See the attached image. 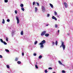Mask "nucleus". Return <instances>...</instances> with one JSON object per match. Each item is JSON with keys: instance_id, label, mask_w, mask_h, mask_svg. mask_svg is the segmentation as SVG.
Listing matches in <instances>:
<instances>
[{"instance_id": "nucleus-1", "label": "nucleus", "mask_w": 73, "mask_h": 73, "mask_svg": "<svg viewBox=\"0 0 73 73\" xmlns=\"http://www.w3.org/2000/svg\"><path fill=\"white\" fill-rule=\"evenodd\" d=\"M45 44V40H43L41 42L39 43L40 48H44V45L43 44Z\"/></svg>"}, {"instance_id": "nucleus-2", "label": "nucleus", "mask_w": 73, "mask_h": 73, "mask_svg": "<svg viewBox=\"0 0 73 73\" xmlns=\"http://www.w3.org/2000/svg\"><path fill=\"white\" fill-rule=\"evenodd\" d=\"M62 46V47L63 50H65V45L64 44V42H62L61 45L60 46V48H61Z\"/></svg>"}, {"instance_id": "nucleus-3", "label": "nucleus", "mask_w": 73, "mask_h": 73, "mask_svg": "<svg viewBox=\"0 0 73 73\" xmlns=\"http://www.w3.org/2000/svg\"><path fill=\"white\" fill-rule=\"evenodd\" d=\"M16 19L17 21V24H19L20 22V21H19V18L17 17H16Z\"/></svg>"}, {"instance_id": "nucleus-4", "label": "nucleus", "mask_w": 73, "mask_h": 73, "mask_svg": "<svg viewBox=\"0 0 73 73\" xmlns=\"http://www.w3.org/2000/svg\"><path fill=\"white\" fill-rule=\"evenodd\" d=\"M42 10V11L43 12L45 10V7L43 6H41Z\"/></svg>"}, {"instance_id": "nucleus-5", "label": "nucleus", "mask_w": 73, "mask_h": 73, "mask_svg": "<svg viewBox=\"0 0 73 73\" xmlns=\"http://www.w3.org/2000/svg\"><path fill=\"white\" fill-rule=\"evenodd\" d=\"M45 33H46V31H43L41 34V36H44Z\"/></svg>"}, {"instance_id": "nucleus-6", "label": "nucleus", "mask_w": 73, "mask_h": 73, "mask_svg": "<svg viewBox=\"0 0 73 73\" xmlns=\"http://www.w3.org/2000/svg\"><path fill=\"white\" fill-rule=\"evenodd\" d=\"M64 4L65 6V8H67V6H68V4L66 2L64 3Z\"/></svg>"}, {"instance_id": "nucleus-7", "label": "nucleus", "mask_w": 73, "mask_h": 73, "mask_svg": "<svg viewBox=\"0 0 73 73\" xmlns=\"http://www.w3.org/2000/svg\"><path fill=\"white\" fill-rule=\"evenodd\" d=\"M52 19H54L56 21H57V18L54 16H53L52 17Z\"/></svg>"}, {"instance_id": "nucleus-8", "label": "nucleus", "mask_w": 73, "mask_h": 73, "mask_svg": "<svg viewBox=\"0 0 73 73\" xmlns=\"http://www.w3.org/2000/svg\"><path fill=\"white\" fill-rule=\"evenodd\" d=\"M45 36H46V37H48L49 36V34H46L45 35Z\"/></svg>"}, {"instance_id": "nucleus-9", "label": "nucleus", "mask_w": 73, "mask_h": 73, "mask_svg": "<svg viewBox=\"0 0 73 73\" xmlns=\"http://www.w3.org/2000/svg\"><path fill=\"white\" fill-rule=\"evenodd\" d=\"M24 34V32H23V31H22L21 32V35H23Z\"/></svg>"}, {"instance_id": "nucleus-10", "label": "nucleus", "mask_w": 73, "mask_h": 73, "mask_svg": "<svg viewBox=\"0 0 73 73\" xmlns=\"http://www.w3.org/2000/svg\"><path fill=\"white\" fill-rule=\"evenodd\" d=\"M50 6L51 7V8H53V5L51 3H50Z\"/></svg>"}, {"instance_id": "nucleus-11", "label": "nucleus", "mask_w": 73, "mask_h": 73, "mask_svg": "<svg viewBox=\"0 0 73 73\" xmlns=\"http://www.w3.org/2000/svg\"><path fill=\"white\" fill-rule=\"evenodd\" d=\"M35 11L36 13V12H37V7H35Z\"/></svg>"}, {"instance_id": "nucleus-12", "label": "nucleus", "mask_w": 73, "mask_h": 73, "mask_svg": "<svg viewBox=\"0 0 73 73\" xmlns=\"http://www.w3.org/2000/svg\"><path fill=\"white\" fill-rule=\"evenodd\" d=\"M20 6L21 7L23 8V7H24V5H23V4H21L20 5Z\"/></svg>"}, {"instance_id": "nucleus-13", "label": "nucleus", "mask_w": 73, "mask_h": 73, "mask_svg": "<svg viewBox=\"0 0 73 73\" xmlns=\"http://www.w3.org/2000/svg\"><path fill=\"white\" fill-rule=\"evenodd\" d=\"M3 21L2 22V24H4L5 23V21L4 19H3Z\"/></svg>"}, {"instance_id": "nucleus-14", "label": "nucleus", "mask_w": 73, "mask_h": 73, "mask_svg": "<svg viewBox=\"0 0 73 73\" xmlns=\"http://www.w3.org/2000/svg\"><path fill=\"white\" fill-rule=\"evenodd\" d=\"M3 43L5 44V45H7V43L5 42L4 41L3 42Z\"/></svg>"}, {"instance_id": "nucleus-15", "label": "nucleus", "mask_w": 73, "mask_h": 73, "mask_svg": "<svg viewBox=\"0 0 73 73\" xmlns=\"http://www.w3.org/2000/svg\"><path fill=\"white\" fill-rule=\"evenodd\" d=\"M17 63L18 64H21V62L18 61L17 62Z\"/></svg>"}, {"instance_id": "nucleus-16", "label": "nucleus", "mask_w": 73, "mask_h": 73, "mask_svg": "<svg viewBox=\"0 0 73 73\" xmlns=\"http://www.w3.org/2000/svg\"><path fill=\"white\" fill-rule=\"evenodd\" d=\"M58 27V25L57 24H55V28H57Z\"/></svg>"}, {"instance_id": "nucleus-17", "label": "nucleus", "mask_w": 73, "mask_h": 73, "mask_svg": "<svg viewBox=\"0 0 73 73\" xmlns=\"http://www.w3.org/2000/svg\"><path fill=\"white\" fill-rule=\"evenodd\" d=\"M58 62L60 64V65H62V63H61V61H59Z\"/></svg>"}, {"instance_id": "nucleus-18", "label": "nucleus", "mask_w": 73, "mask_h": 73, "mask_svg": "<svg viewBox=\"0 0 73 73\" xmlns=\"http://www.w3.org/2000/svg\"><path fill=\"white\" fill-rule=\"evenodd\" d=\"M55 44L56 45H57V44H58V42H57V40L56 41Z\"/></svg>"}, {"instance_id": "nucleus-19", "label": "nucleus", "mask_w": 73, "mask_h": 73, "mask_svg": "<svg viewBox=\"0 0 73 73\" xmlns=\"http://www.w3.org/2000/svg\"><path fill=\"white\" fill-rule=\"evenodd\" d=\"M17 60H18V58H16L15 59V61H17Z\"/></svg>"}, {"instance_id": "nucleus-20", "label": "nucleus", "mask_w": 73, "mask_h": 73, "mask_svg": "<svg viewBox=\"0 0 73 73\" xmlns=\"http://www.w3.org/2000/svg\"><path fill=\"white\" fill-rule=\"evenodd\" d=\"M5 50H6V52H9V50H8L7 49H6Z\"/></svg>"}, {"instance_id": "nucleus-21", "label": "nucleus", "mask_w": 73, "mask_h": 73, "mask_svg": "<svg viewBox=\"0 0 73 73\" xmlns=\"http://www.w3.org/2000/svg\"><path fill=\"white\" fill-rule=\"evenodd\" d=\"M42 56L41 55H40L39 56V58H42Z\"/></svg>"}, {"instance_id": "nucleus-22", "label": "nucleus", "mask_w": 73, "mask_h": 73, "mask_svg": "<svg viewBox=\"0 0 73 73\" xmlns=\"http://www.w3.org/2000/svg\"><path fill=\"white\" fill-rule=\"evenodd\" d=\"M21 9L22 10V11H24V8H21Z\"/></svg>"}, {"instance_id": "nucleus-23", "label": "nucleus", "mask_w": 73, "mask_h": 73, "mask_svg": "<svg viewBox=\"0 0 73 73\" xmlns=\"http://www.w3.org/2000/svg\"><path fill=\"white\" fill-rule=\"evenodd\" d=\"M0 40H1V42H2V43H3V42L4 41H3V39H1Z\"/></svg>"}, {"instance_id": "nucleus-24", "label": "nucleus", "mask_w": 73, "mask_h": 73, "mask_svg": "<svg viewBox=\"0 0 73 73\" xmlns=\"http://www.w3.org/2000/svg\"><path fill=\"white\" fill-rule=\"evenodd\" d=\"M54 13L55 15H57V13L56 11L54 12Z\"/></svg>"}, {"instance_id": "nucleus-25", "label": "nucleus", "mask_w": 73, "mask_h": 73, "mask_svg": "<svg viewBox=\"0 0 73 73\" xmlns=\"http://www.w3.org/2000/svg\"><path fill=\"white\" fill-rule=\"evenodd\" d=\"M7 68H8V69H9V65H7Z\"/></svg>"}, {"instance_id": "nucleus-26", "label": "nucleus", "mask_w": 73, "mask_h": 73, "mask_svg": "<svg viewBox=\"0 0 73 73\" xmlns=\"http://www.w3.org/2000/svg\"><path fill=\"white\" fill-rule=\"evenodd\" d=\"M35 68H36V69H38V66H37L36 65H35Z\"/></svg>"}, {"instance_id": "nucleus-27", "label": "nucleus", "mask_w": 73, "mask_h": 73, "mask_svg": "<svg viewBox=\"0 0 73 73\" xmlns=\"http://www.w3.org/2000/svg\"><path fill=\"white\" fill-rule=\"evenodd\" d=\"M4 1L5 3H8V0H5Z\"/></svg>"}, {"instance_id": "nucleus-28", "label": "nucleus", "mask_w": 73, "mask_h": 73, "mask_svg": "<svg viewBox=\"0 0 73 73\" xmlns=\"http://www.w3.org/2000/svg\"><path fill=\"white\" fill-rule=\"evenodd\" d=\"M36 4L37 5V6H39V3L38 2H36Z\"/></svg>"}, {"instance_id": "nucleus-29", "label": "nucleus", "mask_w": 73, "mask_h": 73, "mask_svg": "<svg viewBox=\"0 0 73 73\" xmlns=\"http://www.w3.org/2000/svg\"><path fill=\"white\" fill-rule=\"evenodd\" d=\"M15 13L16 14H17V10H15Z\"/></svg>"}, {"instance_id": "nucleus-30", "label": "nucleus", "mask_w": 73, "mask_h": 73, "mask_svg": "<svg viewBox=\"0 0 73 73\" xmlns=\"http://www.w3.org/2000/svg\"><path fill=\"white\" fill-rule=\"evenodd\" d=\"M45 73H48V71H47V70H44Z\"/></svg>"}, {"instance_id": "nucleus-31", "label": "nucleus", "mask_w": 73, "mask_h": 73, "mask_svg": "<svg viewBox=\"0 0 73 73\" xmlns=\"http://www.w3.org/2000/svg\"><path fill=\"white\" fill-rule=\"evenodd\" d=\"M7 22H9V21H10V20H9V19H7Z\"/></svg>"}, {"instance_id": "nucleus-32", "label": "nucleus", "mask_w": 73, "mask_h": 73, "mask_svg": "<svg viewBox=\"0 0 73 73\" xmlns=\"http://www.w3.org/2000/svg\"><path fill=\"white\" fill-rule=\"evenodd\" d=\"M37 43V41H36L35 42V45H36V44Z\"/></svg>"}, {"instance_id": "nucleus-33", "label": "nucleus", "mask_w": 73, "mask_h": 73, "mask_svg": "<svg viewBox=\"0 0 73 73\" xmlns=\"http://www.w3.org/2000/svg\"><path fill=\"white\" fill-rule=\"evenodd\" d=\"M62 72L63 73H65V71L64 70L62 71Z\"/></svg>"}, {"instance_id": "nucleus-34", "label": "nucleus", "mask_w": 73, "mask_h": 73, "mask_svg": "<svg viewBox=\"0 0 73 73\" xmlns=\"http://www.w3.org/2000/svg\"><path fill=\"white\" fill-rule=\"evenodd\" d=\"M35 2H34L33 3V5H35Z\"/></svg>"}, {"instance_id": "nucleus-35", "label": "nucleus", "mask_w": 73, "mask_h": 73, "mask_svg": "<svg viewBox=\"0 0 73 73\" xmlns=\"http://www.w3.org/2000/svg\"><path fill=\"white\" fill-rule=\"evenodd\" d=\"M6 40L7 41H8V38L7 37H6Z\"/></svg>"}, {"instance_id": "nucleus-36", "label": "nucleus", "mask_w": 73, "mask_h": 73, "mask_svg": "<svg viewBox=\"0 0 73 73\" xmlns=\"http://www.w3.org/2000/svg\"><path fill=\"white\" fill-rule=\"evenodd\" d=\"M48 69H49V70H50V69H52V68L51 67H49L48 68Z\"/></svg>"}, {"instance_id": "nucleus-37", "label": "nucleus", "mask_w": 73, "mask_h": 73, "mask_svg": "<svg viewBox=\"0 0 73 73\" xmlns=\"http://www.w3.org/2000/svg\"><path fill=\"white\" fill-rule=\"evenodd\" d=\"M33 55L34 56H36V54L34 53L33 54Z\"/></svg>"}, {"instance_id": "nucleus-38", "label": "nucleus", "mask_w": 73, "mask_h": 73, "mask_svg": "<svg viewBox=\"0 0 73 73\" xmlns=\"http://www.w3.org/2000/svg\"><path fill=\"white\" fill-rule=\"evenodd\" d=\"M0 58H3V56L1 55H0Z\"/></svg>"}, {"instance_id": "nucleus-39", "label": "nucleus", "mask_w": 73, "mask_h": 73, "mask_svg": "<svg viewBox=\"0 0 73 73\" xmlns=\"http://www.w3.org/2000/svg\"><path fill=\"white\" fill-rule=\"evenodd\" d=\"M49 15V14H47V17H49V15Z\"/></svg>"}, {"instance_id": "nucleus-40", "label": "nucleus", "mask_w": 73, "mask_h": 73, "mask_svg": "<svg viewBox=\"0 0 73 73\" xmlns=\"http://www.w3.org/2000/svg\"><path fill=\"white\" fill-rule=\"evenodd\" d=\"M22 56H24V52H23L22 53Z\"/></svg>"}, {"instance_id": "nucleus-41", "label": "nucleus", "mask_w": 73, "mask_h": 73, "mask_svg": "<svg viewBox=\"0 0 73 73\" xmlns=\"http://www.w3.org/2000/svg\"><path fill=\"white\" fill-rule=\"evenodd\" d=\"M58 33H59V32H60V30H58Z\"/></svg>"}, {"instance_id": "nucleus-42", "label": "nucleus", "mask_w": 73, "mask_h": 73, "mask_svg": "<svg viewBox=\"0 0 73 73\" xmlns=\"http://www.w3.org/2000/svg\"><path fill=\"white\" fill-rule=\"evenodd\" d=\"M14 32H15V31H12L13 33H14Z\"/></svg>"}, {"instance_id": "nucleus-43", "label": "nucleus", "mask_w": 73, "mask_h": 73, "mask_svg": "<svg viewBox=\"0 0 73 73\" xmlns=\"http://www.w3.org/2000/svg\"><path fill=\"white\" fill-rule=\"evenodd\" d=\"M71 5H73V3H71Z\"/></svg>"}, {"instance_id": "nucleus-44", "label": "nucleus", "mask_w": 73, "mask_h": 73, "mask_svg": "<svg viewBox=\"0 0 73 73\" xmlns=\"http://www.w3.org/2000/svg\"><path fill=\"white\" fill-rule=\"evenodd\" d=\"M48 25H46V27H47V26H48Z\"/></svg>"}, {"instance_id": "nucleus-45", "label": "nucleus", "mask_w": 73, "mask_h": 73, "mask_svg": "<svg viewBox=\"0 0 73 73\" xmlns=\"http://www.w3.org/2000/svg\"><path fill=\"white\" fill-rule=\"evenodd\" d=\"M53 45H54V44H55V43H54V42H53Z\"/></svg>"}, {"instance_id": "nucleus-46", "label": "nucleus", "mask_w": 73, "mask_h": 73, "mask_svg": "<svg viewBox=\"0 0 73 73\" xmlns=\"http://www.w3.org/2000/svg\"><path fill=\"white\" fill-rule=\"evenodd\" d=\"M53 73H56L55 72H53Z\"/></svg>"}]
</instances>
